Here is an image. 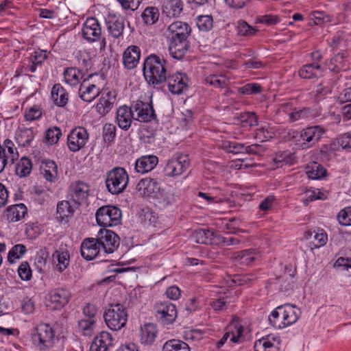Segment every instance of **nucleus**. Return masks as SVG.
I'll list each match as a JSON object with an SVG mask.
<instances>
[{"instance_id": "obj_1", "label": "nucleus", "mask_w": 351, "mask_h": 351, "mask_svg": "<svg viewBox=\"0 0 351 351\" xmlns=\"http://www.w3.org/2000/svg\"><path fill=\"white\" fill-rule=\"evenodd\" d=\"M167 31L170 41L169 54L174 59L181 60L189 49L188 37L191 33V28L188 23L178 21L171 23Z\"/></svg>"}, {"instance_id": "obj_2", "label": "nucleus", "mask_w": 351, "mask_h": 351, "mask_svg": "<svg viewBox=\"0 0 351 351\" xmlns=\"http://www.w3.org/2000/svg\"><path fill=\"white\" fill-rule=\"evenodd\" d=\"M167 61L156 54H150L144 60L143 72L149 85L156 87L165 82L168 72Z\"/></svg>"}, {"instance_id": "obj_3", "label": "nucleus", "mask_w": 351, "mask_h": 351, "mask_svg": "<svg viewBox=\"0 0 351 351\" xmlns=\"http://www.w3.org/2000/svg\"><path fill=\"white\" fill-rule=\"evenodd\" d=\"M301 315L300 309L290 304L277 306L269 315L270 324L282 329L295 323Z\"/></svg>"}, {"instance_id": "obj_4", "label": "nucleus", "mask_w": 351, "mask_h": 351, "mask_svg": "<svg viewBox=\"0 0 351 351\" xmlns=\"http://www.w3.org/2000/svg\"><path fill=\"white\" fill-rule=\"evenodd\" d=\"M129 182V177L125 169L117 167L108 172L106 185L108 191L112 195L123 193Z\"/></svg>"}, {"instance_id": "obj_5", "label": "nucleus", "mask_w": 351, "mask_h": 351, "mask_svg": "<svg viewBox=\"0 0 351 351\" xmlns=\"http://www.w3.org/2000/svg\"><path fill=\"white\" fill-rule=\"evenodd\" d=\"M104 321L112 330H119L124 327L128 320L126 308L121 304H110L104 313Z\"/></svg>"}, {"instance_id": "obj_6", "label": "nucleus", "mask_w": 351, "mask_h": 351, "mask_svg": "<svg viewBox=\"0 0 351 351\" xmlns=\"http://www.w3.org/2000/svg\"><path fill=\"white\" fill-rule=\"evenodd\" d=\"M55 331L49 324H40L32 332L33 343L40 350L52 347Z\"/></svg>"}, {"instance_id": "obj_7", "label": "nucleus", "mask_w": 351, "mask_h": 351, "mask_svg": "<svg viewBox=\"0 0 351 351\" xmlns=\"http://www.w3.org/2000/svg\"><path fill=\"white\" fill-rule=\"evenodd\" d=\"M121 210L115 206L106 205L99 208L95 217L99 226L110 227L119 224L121 221Z\"/></svg>"}, {"instance_id": "obj_8", "label": "nucleus", "mask_w": 351, "mask_h": 351, "mask_svg": "<svg viewBox=\"0 0 351 351\" xmlns=\"http://www.w3.org/2000/svg\"><path fill=\"white\" fill-rule=\"evenodd\" d=\"M97 238L99 244L101 246L104 255L113 253L120 244L119 237L113 231L108 229H100Z\"/></svg>"}, {"instance_id": "obj_9", "label": "nucleus", "mask_w": 351, "mask_h": 351, "mask_svg": "<svg viewBox=\"0 0 351 351\" xmlns=\"http://www.w3.org/2000/svg\"><path fill=\"white\" fill-rule=\"evenodd\" d=\"M190 165V160L188 155L180 154L168 160L165 173L168 177H175L182 174Z\"/></svg>"}, {"instance_id": "obj_10", "label": "nucleus", "mask_w": 351, "mask_h": 351, "mask_svg": "<svg viewBox=\"0 0 351 351\" xmlns=\"http://www.w3.org/2000/svg\"><path fill=\"white\" fill-rule=\"evenodd\" d=\"M89 191L88 184L82 181H76L71 184L67 197L75 206L79 207L87 199Z\"/></svg>"}, {"instance_id": "obj_11", "label": "nucleus", "mask_w": 351, "mask_h": 351, "mask_svg": "<svg viewBox=\"0 0 351 351\" xmlns=\"http://www.w3.org/2000/svg\"><path fill=\"white\" fill-rule=\"evenodd\" d=\"M101 249L97 238H87L81 244V255L87 261L98 258L99 262H103L106 260L101 258L104 254Z\"/></svg>"}, {"instance_id": "obj_12", "label": "nucleus", "mask_w": 351, "mask_h": 351, "mask_svg": "<svg viewBox=\"0 0 351 351\" xmlns=\"http://www.w3.org/2000/svg\"><path fill=\"white\" fill-rule=\"evenodd\" d=\"M165 82L168 90L173 95H180L187 90L189 79L185 73L176 72L167 75Z\"/></svg>"}, {"instance_id": "obj_13", "label": "nucleus", "mask_w": 351, "mask_h": 351, "mask_svg": "<svg viewBox=\"0 0 351 351\" xmlns=\"http://www.w3.org/2000/svg\"><path fill=\"white\" fill-rule=\"evenodd\" d=\"M88 136V133L84 127L75 128L67 136L69 149L73 152L79 151L85 146Z\"/></svg>"}, {"instance_id": "obj_14", "label": "nucleus", "mask_w": 351, "mask_h": 351, "mask_svg": "<svg viewBox=\"0 0 351 351\" xmlns=\"http://www.w3.org/2000/svg\"><path fill=\"white\" fill-rule=\"evenodd\" d=\"M155 309L157 319L163 325L172 324L177 317L176 306L169 302L157 304Z\"/></svg>"}, {"instance_id": "obj_15", "label": "nucleus", "mask_w": 351, "mask_h": 351, "mask_svg": "<svg viewBox=\"0 0 351 351\" xmlns=\"http://www.w3.org/2000/svg\"><path fill=\"white\" fill-rule=\"evenodd\" d=\"M325 130L321 125L311 126L302 130L300 133L301 147L303 149L312 147L321 138Z\"/></svg>"}, {"instance_id": "obj_16", "label": "nucleus", "mask_w": 351, "mask_h": 351, "mask_svg": "<svg viewBox=\"0 0 351 351\" xmlns=\"http://www.w3.org/2000/svg\"><path fill=\"white\" fill-rule=\"evenodd\" d=\"M71 298V293L66 288H57L49 293V302L53 309H61L65 306Z\"/></svg>"}, {"instance_id": "obj_17", "label": "nucleus", "mask_w": 351, "mask_h": 351, "mask_svg": "<svg viewBox=\"0 0 351 351\" xmlns=\"http://www.w3.org/2000/svg\"><path fill=\"white\" fill-rule=\"evenodd\" d=\"M82 32L83 38L91 43L98 40L101 35L100 24L95 17H90L86 20Z\"/></svg>"}, {"instance_id": "obj_18", "label": "nucleus", "mask_w": 351, "mask_h": 351, "mask_svg": "<svg viewBox=\"0 0 351 351\" xmlns=\"http://www.w3.org/2000/svg\"><path fill=\"white\" fill-rule=\"evenodd\" d=\"M132 110L136 112V119L141 122H151L156 119L152 101L145 103L138 100L132 106Z\"/></svg>"}, {"instance_id": "obj_19", "label": "nucleus", "mask_w": 351, "mask_h": 351, "mask_svg": "<svg viewBox=\"0 0 351 351\" xmlns=\"http://www.w3.org/2000/svg\"><path fill=\"white\" fill-rule=\"evenodd\" d=\"M243 327L238 323L231 324L222 338L216 343V348L219 350L227 342L228 339L232 343H238L243 335Z\"/></svg>"}, {"instance_id": "obj_20", "label": "nucleus", "mask_w": 351, "mask_h": 351, "mask_svg": "<svg viewBox=\"0 0 351 351\" xmlns=\"http://www.w3.org/2000/svg\"><path fill=\"white\" fill-rule=\"evenodd\" d=\"M141 49L136 45H131L124 51L123 54V64L126 69H134L139 62Z\"/></svg>"}, {"instance_id": "obj_21", "label": "nucleus", "mask_w": 351, "mask_h": 351, "mask_svg": "<svg viewBox=\"0 0 351 351\" xmlns=\"http://www.w3.org/2000/svg\"><path fill=\"white\" fill-rule=\"evenodd\" d=\"M77 208L78 206H75L70 200L59 202L56 208V218L58 222H68L69 219L73 217Z\"/></svg>"}, {"instance_id": "obj_22", "label": "nucleus", "mask_w": 351, "mask_h": 351, "mask_svg": "<svg viewBox=\"0 0 351 351\" xmlns=\"http://www.w3.org/2000/svg\"><path fill=\"white\" fill-rule=\"evenodd\" d=\"M134 112L132 108L126 106L119 107L117 110L116 121L119 127L127 131L130 128Z\"/></svg>"}, {"instance_id": "obj_23", "label": "nucleus", "mask_w": 351, "mask_h": 351, "mask_svg": "<svg viewBox=\"0 0 351 351\" xmlns=\"http://www.w3.org/2000/svg\"><path fill=\"white\" fill-rule=\"evenodd\" d=\"M113 339L111 334L106 331H102L94 338L90 351H108L112 346Z\"/></svg>"}, {"instance_id": "obj_24", "label": "nucleus", "mask_w": 351, "mask_h": 351, "mask_svg": "<svg viewBox=\"0 0 351 351\" xmlns=\"http://www.w3.org/2000/svg\"><path fill=\"white\" fill-rule=\"evenodd\" d=\"M116 101V94L114 91H108L101 95L96 105V110L101 115L108 114L112 108Z\"/></svg>"}, {"instance_id": "obj_25", "label": "nucleus", "mask_w": 351, "mask_h": 351, "mask_svg": "<svg viewBox=\"0 0 351 351\" xmlns=\"http://www.w3.org/2000/svg\"><path fill=\"white\" fill-rule=\"evenodd\" d=\"M124 22L125 19L123 18L116 17L115 16L106 20L107 30L112 37L116 39L123 37L125 29Z\"/></svg>"}, {"instance_id": "obj_26", "label": "nucleus", "mask_w": 351, "mask_h": 351, "mask_svg": "<svg viewBox=\"0 0 351 351\" xmlns=\"http://www.w3.org/2000/svg\"><path fill=\"white\" fill-rule=\"evenodd\" d=\"M258 258L260 253L254 249L244 250L237 252L234 256L235 263L243 266L251 265Z\"/></svg>"}, {"instance_id": "obj_27", "label": "nucleus", "mask_w": 351, "mask_h": 351, "mask_svg": "<svg viewBox=\"0 0 351 351\" xmlns=\"http://www.w3.org/2000/svg\"><path fill=\"white\" fill-rule=\"evenodd\" d=\"M27 208L23 204L8 206L3 213V217L10 222H16L25 217Z\"/></svg>"}, {"instance_id": "obj_28", "label": "nucleus", "mask_w": 351, "mask_h": 351, "mask_svg": "<svg viewBox=\"0 0 351 351\" xmlns=\"http://www.w3.org/2000/svg\"><path fill=\"white\" fill-rule=\"evenodd\" d=\"M88 80V77L83 80L80 86L78 93L83 101L91 102L99 95L100 91L99 88L97 87L95 84L87 83Z\"/></svg>"}, {"instance_id": "obj_29", "label": "nucleus", "mask_w": 351, "mask_h": 351, "mask_svg": "<svg viewBox=\"0 0 351 351\" xmlns=\"http://www.w3.org/2000/svg\"><path fill=\"white\" fill-rule=\"evenodd\" d=\"M323 73L324 68L317 62L305 64L298 71L299 76L307 80L320 77Z\"/></svg>"}, {"instance_id": "obj_30", "label": "nucleus", "mask_w": 351, "mask_h": 351, "mask_svg": "<svg viewBox=\"0 0 351 351\" xmlns=\"http://www.w3.org/2000/svg\"><path fill=\"white\" fill-rule=\"evenodd\" d=\"M158 158L154 155L143 156L135 162V169L138 173H145L152 171L158 164Z\"/></svg>"}, {"instance_id": "obj_31", "label": "nucleus", "mask_w": 351, "mask_h": 351, "mask_svg": "<svg viewBox=\"0 0 351 351\" xmlns=\"http://www.w3.org/2000/svg\"><path fill=\"white\" fill-rule=\"evenodd\" d=\"M183 10L181 0H167L162 5V12L168 17H178Z\"/></svg>"}, {"instance_id": "obj_32", "label": "nucleus", "mask_w": 351, "mask_h": 351, "mask_svg": "<svg viewBox=\"0 0 351 351\" xmlns=\"http://www.w3.org/2000/svg\"><path fill=\"white\" fill-rule=\"evenodd\" d=\"M156 335L157 330L154 324H145L141 328L140 339L141 343L147 346L152 345L155 341Z\"/></svg>"}, {"instance_id": "obj_33", "label": "nucleus", "mask_w": 351, "mask_h": 351, "mask_svg": "<svg viewBox=\"0 0 351 351\" xmlns=\"http://www.w3.org/2000/svg\"><path fill=\"white\" fill-rule=\"evenodd\" d=\"M34 136L35 134L32 128H19L16 132L15 140L19 146L25 147L30 145Z\"/></svg>"}, {"instance_id": "obj_34", "label": "nucleus", "mask_w": 351, "mask_h": 351, "mask_svg": "<svg viewBox=\"0 0 351 351\" xmlns=\"http://www.w3.org/2000/svg\"><path fill=\"white\" fill-rule=\"evenodd\" d=\"M51 98L57 106L64 107L68 103L69 95L60 84H56L51 89Z\"/></svg>"}, {"instance_id": "obj_35", "label": "nucleus", "mask_w": 351, "mask_h": 351, "mask_svg": "<svg viewBox=\"0 0 351 351\" xmlns=\"http://www.w3.org/2000/svg\"><path fill=\"white\" fill-rule=\"evenodd\" d=\"M53 261L56 264V269L62 272L66 269L70 263V255L68 251L60 249L53 254Z\"/></svg>"}, {"instance_id": "obj_36", "label": "nucleus", "mask_w": 351, "mask_h": 351, "mask_svg": "<svg viewBox=\"0 0 351 351\" xmlns=\"http://www.w3.org/2000/svg\"><path fill=\"white\" fill-rule=\"evenodd\" d=\"M304 238L305 239H313L315 248H319L324 245L328 241V236L322 229L316 230H306L304 233Z\"/></svg>"}, {"instance_id": "obj_37", "label": "nucleus", "mask_w": 351, "mask_h": 351, "mask_svg": "<svg viewBox=\"0 0 351 351\" xmlns=\"http://www.w3.org/2000/svg\"><path fill=\"white\" fill-rule=\"evenodd\" d=\"M41 173L44 178L49 182H53L58 177V167L54 161L47 160L43 161Z\"/></svg>"}, {"instance_id": "obj_38", "label": "nucleus", "mask_w": 351, "mask_h": 351, "mask_svg": "<svg viewBox=\"0 0 351 351\" xmlns=\"http://www.w3.org/2000/svg\"><path fill=\"white\" fill-rule=\"evenodd\" d=\"M285 272L284 275L278 278V281L280 284V289L282 291H287L292 289L293 287L294 280L293 278L295 273V269H292L285 266Z\"/></svg>"}, {"instance_id": "obj_39", "label": "nucleus", "mask_w": 351, "mask_h": 351, "mask_svg": "<svg viewBox=\"0 0 351 351\" xmlns=\"http://www.w3.org/2000/svg\"><path fill=\"white\" fill-rule=\"evenodd\" d=\"M138 186L141 189L144 187V194L149 196H156L160 191V183L154 178L142 179Z\"/></svg>"}, {"instance_id": "obj_40", "label": "nucleus", "mask_w": 351, "mask_h": 351, "mask_svg": "<svg viewBox=\"0 0 351 351\" xmlns=\"http://www.w3.org/2000/svg\"><path fill=\"white\" fill-rule=\"evenodd\" d=\"M212 236L213 232L210 230L199 228L193 232L191 239L197 243L208 245L212 243Z\"/></svg>"}, {"instance_id": "obj_41", "label": "nucleus", "mask_w": 351, "mask_h": 351, "mask_svg": "<svg viewBox=\"0 0 351 351\" xmlns=\"http://www.w3.org/2000/svg\"><path fill=\"white\" fill-rule=\"evenodd\" d=\"M83 76L82 71L74 67L67 68L64 72V80L71 86L78 84Z\"/></svg>"}, {"instance_id": "obj_42", "label": "nucleus", "mask_w": 351, "mask_h": 351, "mask_svg": "<svg viewBox=\"0 0 351 351\" xmlns=\"http://www.w3.org/2000/svg\"><path fill=\"white\" fill-rule=\"evenodd\" d=\"M1 147L5 149V158L7 159L8 162L14 164L15 160H18L19 154L13 141L10 139H5L3 141V144L1 145Z\"/></svg>"}, {"instance_id": "obj_43", "label": "nucleus", "mask_w": 351, "mask_h": 351, "mask_svg": "<svg viewBox=\"0 0 351 351\" xmlns=\"http://www.w3.org/2000/svg\"><path fill=\"white\" fill-rule=\"evenodd\" d=\"M32 169V163L29 158L24 156L16 163L15 167L16 174L23 178L28 176Z\"/></svg>"}, {"instance_id": "obj_44", "label": "nucleus", "mask_w": 351, "mask_h": 351, "mask_svg": "<svg viewBox=\"0 0 351 351\" xmlns=\"http://www.w3.org/2000/svg\"><path fill=\"white\" fill-rule=\"evenodd\" d=\"M219 147L228 153L234 154H245V144L236 141H222Z\"/></svg>"}, {"instance_id": "obj_45", "label": "nucleus", "mask_w": 351, "mask_h": 351, "mask_svg": "<svg viewBox=\"0 0 351 351\" xmlns=\"http://www.w3.org/2000/svg\"><path fill=\"white\" fill-rule=\"evenodd\" d=\"M162 351H191V350L186 342L173 339L165 343Z\"/></svg>"}, {"instance_id": "obj_46", "label": "nucleus", "mask_w": 351, "mask_h": 351, "mask_svg": "<svg viewBox=\"0 0 351 351\" xmlns=\"http://www.w3.org/2000/svg\"><path fill=\"white\" fill-rule=\"evenodd\" d=\"M159 11L156 7L146 8L141 14L143 22L147 25H153L156 23L159 18Z\"/></svg>"}, {"instance_id": "obj_47", "label": "nucleus", "mask_w": 351, "mask_h": 351, "mask_svg": "<svg viewBox=\"0 0 351 351\" xmlns=\"http://www.w3.org/2000/svg\"><path fill=\"white\" fill-rule=\"evenodd\" d=\"M312 116V110L308 108L301 109L295 108L293 111L289 113V121L293 123L301 119H308Z\"/></svg>"}, {"instance_id": "obj_48", "label": "nucleus", "mask_w": 351, "mask_h": 351, "mask_svg": "<svg viewBox=\"0 0 351 351\" xmlns=\"http://www.w3.org/2000/svg\"><path fill=\"white\" fill-rule=\"evenodd\" d=\"M345 58H346L345 53H338L335 57L328 61H326L325 64L330 71L335 73H338L345 66V64L342 63V62H339L337 63L338 59L340 58L343 60Z\"/></svg>"}, {"instance_id": "obj_49", "label": "nucleus", "mask_w": 351, "mask_h": 351, "mask_svg": "<svg viewBox=\"0 0 351 351\" xmlns=\"http://www.w3.org/2000/svg\"><path fill=\"white\" fill-rule=\"evenodd\" d=\"M306 173L309 178L316 180L324 177L326 174V169L319 163L313 162L308 165Z\"/></svg>"}, {"instance_id": "obj_50", "label": "nucleus", "mask_w": 351, "mask_h": 351, "mask_svg": "<svg viewBox=\"0 0 351 351\" xmlns=\"http://www.w3.org/2000/svg\"><path fill=\"white\" fill-rule=\"evenodd\" d=\"M208 84L217 88L226 87L229 84L228 78L224 75H210L206 79Z\"/></svg>"}, {"instance_id": "obj_51", "label": "nucleus", "mask_w": 351, "mask_h": 351, "mask_svg": "<svg viewBox=\"0 0 351 351\" xmlns=\"http://www.w3.org/2000/svg\"><path fill=\"white\" fill-rule=\"evenodd\" d=\"M117 128L112 123H106L102 129V137L104 141L108 145H110L116 137Z\"/></svg>"}, {"instance_id": "obj_52", "label": "nucleus", "mask_w": 351, "mask_h": 351, "mask_svg": "<svg viewBox=\"0 0 351 351\" xmlns=\"http://www.w3.org/2000/svg\"><path fill=\"white\" fill-rule=\"evenodd\" d=\"M196 24L200 31L208 32L213 27V19L210 15H201L197 18Z\"/></svg>"}, {"instance_id": "obj_53", "label": "nucleus", "mask_w": 351, "mask_h": 351, "mask_svg": "<svg viewBox=\"0 0 351 351\" xmlns=\"http://www.w3.org/2000/svg\"><path fill=\"white\" fill-rule=\"evenodd\" d=\"M26 251L25 245L23 244L15 245L8 252V261L11 263H14L15 259L21 258L25 254Z\"/></svg>"}, {"instance_id": "obj_54", "label": "nucleus", "mask_w": 351, "mask_h": 351, "mask_svg": "<svg viewBox=\"0 0 351 351\" xmlns=\"http://www.w3.org/2000/svg\"><path fill=\"white\" fill-rule=\"evenodd\" d=\"M331 93V88L325 83L321 82L316 86L312 93L317 101L324 99L328 94Z\"/></svg>"}, {"instance_id": "obj_55", "label": "nucleus", "mask_w": 351, "mask_h": 351, "mask_svg": "<svg viewBox=\"0 0 351 351\" xmlns=\"http://www.w3.org/2000/svg\"><path fill=\"white\" fill-rule=\"evenodd\" d=\"M61 135V130L58 127L49 128L45 132V143L50 145L56 144V143H58Z\"/></svg>"}, {"instance_id": "obj_56", "label": "nucleus", "mask_w": 351, "mask_h": 351, "mask_svg": "<svg viewBox=\"0 0 351 351\" xmlns=\"http://www.w3.org/2000/svg\"><path fill=\"white\" fill-rule=\"evenodd\" d=\"M240 121L243 127H252L258 124V119L254 112H241L239 116Z\"/></svg>"}, {"instance_id": "obj_57", "label": "nucleus", "mask_w": 351, "mask_h": 351, "mask_svg": "<svg viewBox=\"0 0 351 351\" xmlns=\"http://www.w3.org/2000/svg\"><path fill=\"white\" fill-rule=\"evenodd\" d=\"M254 351H278V348L271 341L262 339L255 341Z\"/></svg>"}, {"instance_id": "obj_58", "label": "nucleus", "mask_w": 351, "mask_h": 351, "mask_svg": "<svg viewBox=\"0 0 351 351\" xmlns=\"http://www.w3.org/2000/svg\"><path fill=\"white\" fill-rule=\"evenodd\" d=\"M158 217L156 213L147 208L142 210L141 219L145 224L153 225L154 226L158 222Z\"/></svg>"}, {"instance_id": "obj_59", "label": "nucleus", "mask_w": 351, "mask_h": 351, "mask_svg": "<svg viewBox=\"0 0 351 351\" xmlns=\"http://www.w3.org/2000/svg\"><path fill=\"white\" fill-rule=\"evenodd\" d=\"M237 29V34L239 35L244 36H250L254 35L256 32L255 29H254L244 21H238Z\"/></svg>"}, {"instance_id": "obj_60", "label": "nucleus", "mask_w": 351, "mask_h": 351, "mask_svg": "<svg viewBox=\"0 0 351 351\" xmlns=\"http://www.w3.org/2000/svg\"><path fill=\"white\" fill-rule=\"evenodd\" d=\"M262 91L261 85L256 83H249L239 88V92L243 95H248L258 94Z\"/></svg>"}, {"instance_id": "obj_61", "label": "nucleus", "mask_w": 351, "mask_h": 351, "mask_svg": "<svg viewBox=\"0 0 351 351\" xmlns=\"http://www.w3.org/2000/svg\"><path fill=\"white\" fill-rule=\"evenodd\" d=\"M47 58L46 51L39 50L34 51L28 59L34 64L36 66H41L43 63Z\"/></svg>"}, {"instance_id": "obj_62", "label": "nucleus", "mask_w": 351, "mask_h": 351, "mask_svg": "<svg viewBox=\"0 0 351 351\" xmlns=\"http://www.w3.org/2000/svg\"><path fill=\"white\" fill-rule=\"evenodd\" d=\"M18 274L22 280L27 281L32 278V270L27 262L21 263L18 268Z\"/></svg>"}, {"instance_id": "obj_63", "label": "nucleus", "mask_w": 351, "mask_h": 351, "mask_svg": "<svg viewBox=\"0 0 351 351\" xmlns=\"http://www.w3.org/2000/svg\"><path fill=\"white\" fill-rule=\"evenodd\" d=\"M276 160L277 162H283L287 165H293L295 161L294 154L289 151H283L276 155Z\"/></svg>"}, {"instance_id": "obj_64", "label": "nucleus", "mask_w": 351, "mask_h": 351, "mask_svg": "<svg viewBox=\"0 0 351 351\" xmlns=\"http://www.w3.org/2000/svg\"><path fill=\"white\" fill-rule=\"evenodd\" d=\"M339 222L343 226L351 225V207L341 210L338 214Z\"/></svg>"}]
</instances>
